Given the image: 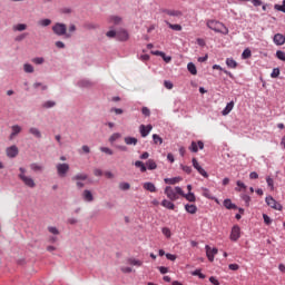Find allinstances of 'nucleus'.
Returning <instances> with one entry per match:
<instances>
[{"label":"nucleus","instance_id":"7c9ffc66","mask_svg":"<svg viewBox=\"0 0 285 285\" xmlns=\"http://www.w3.org/2000/svg\"><path fill=\"white\" fill-rule=\"evenodd\" d=\"M166 24L168 26V28H170V30H175L176 32H181L183 30L181 24H173L168 21H166Z\"/></svg>","mask_w":285,"mask_h":285},{"label":"nucleus","instance_id":"2f4dec72","mask_svg":"<svg viewBox=\"0 0 285 285\" xmlns=\"http://www.w3.org/2000/svg\"><path fill=\"white\" fill-rule=\"evenodd\" d=\"M52 23V20L50 19H41L38 21V26H41L42 28H48Z\"/></svg>","mask_w":285,"mask_h":285},{"label":"nucleus","instance_id":"de8ad7c7","mask_svg":"<svg viewBox=\"0 0 285 285\" xmlns=\"http://www.w3.org/2000/svg\"><path fill=\"white\" fill-rule=\"evenodd\" d=\"M150 130H153V125H147L144 127V137H148L150 135Z\"/></svg>","mask_w":285,"mask_h":285},{"label":"nucleus","instance_id":"5fc2aeb1","mask_svg":"<svg viewBox=\"0 0 285 285\" xmlns=\"http://www.w3.org/2000/svg\"><path fill=\"white\" fill-rule=\"evenodd\" d=\"M263 219L267 226H271V224H273V219H271L269 216L266 214H263Z\"/></svg>","mask_w":285,"mask_h":285},{"label":"nucleus","instance_id":"8fccbe9b","mask_svg":"<svg viewBox=\"0 0 285 285\" xmlns=\"http://www.w3.org/2000/svg\"><path fill=\"white\" fill-rule=\"evenodd\" d=\"M276 57L279 61H285V52L282 50L276 51Z\"/></svg>","mask_w":285,"mask_h":285},{"label":"nucleus","instance_id":"412c9836","mask_svg":"<svg viewBox=\"0 0 285 285\" xmlns=\"http://www.w3.org/2000/svg\"><path fill=\"white\" fill-rule=\"evenodd\" d=\"M213 70H220V72H224L225 75H227V77H229L230 79H234L233 72L222 68V66L219 65H214Z\"/></svg>","mask_w":285,"mask_h":285},{"label":"nucleus","instance_id":"4d7b16f0","mask_svg":"<svg viewBox=\"0 0 285 285\" xmlns=\"http://www.w3.org/2000/svg\"><path fill=\"white\" fill-rule=\"evenodd\" d=\"M48 230L51 235H59V229L57 227L49 226Z\"/></svg>","mask_w":285,"mask_h":285},{"label":"nucleus","instance_id":"338daca9","mask_svg":"<svg viewBox=\"0 0 285 285\" xmlns=\"http://www.w3.org/2000/svg\"><path fill=\"white\" fill-rule=\"evenodd\" d=\"M249 179H259V174H257V171H252L249 174Z\"/></svg>","mask_w":285,"mask_h":285},{"label":"nucleus","instance_id":"9b49d317","mask_svg":"<svg viewBox=\"0 0 285 285\" xmlns=\"http://www.w3.org/2000/svg\"><path fill=\"white\" fill-rule=\"evenodd\" d=\"M128 31H126L125 29H120L117 31L116 39H118V41H128Z\"/></svg>","mask_w":285,"mask_h":285},{"label":"nucleus","instance_id":"0eeeda50","mask_svg":"<svg viewBox=\"0 0 285 285\" xmlns=\"http://www.w3.org/2000/svg\"><path fill=\"white\" fill-rule=\"evenodd\" d=\"M205 250L209 262H215V255L219 253V249H217V247L212 248L210 246L206 245Z\"/></svg>","mask_w":285,"mask_h":285},{"label":"nucleus","instance_id":"473e14b6","mask_svg":"<svg viewBox=\"0 0 285 285\" xmlns=\"http://www.w3.org/2000/svg\"><path fill=\"white\" fill-rule=\"evenodd\" d=\"M13 30L18 32H23V30H28V24L26 23H19L13 27Z\"/></svg>","mask_w":285,"mask_h":285},{"label":"nucleus","instance_id":"5701e85b","mask_svg":"<svg viewBox=\"0 0 285 285\" xmlns=\"http://www.w3.org/2000/svg\"><path fill=\"white\" fill-rule=\"evenodd\" d=\"M86 179H88L87 174H77L71 178L72 181H86Z\"/></svg>","mask_w":285,"mask_h":285},{"label":"nucleus","instance_id":"864d4df0","mask_svg":"<svg viewBox=\"0 0 285 285\" xmlns=\"http://www.w3.org/2000/svg\"><path fill=\"white\" fill-rule=\"evenodd\" d=\"M272 79H277L279 77V68H274L271 73Z\"/></svg>","mask_w":285,"mask_h":285},{"label":"nucleus","instance_id":"e2e57ef3","mask_svg":"<svg viewBox=\"0 0 285 285\" xmlns=\"http://www.w3.org/2000/svg\"><path fill=\"white\" fill-rule=\"evenodd\" d=\"M32 62L36 63L37 66H41V63H43V58H33Z\"/></svg>","mask_w":285,"mask_h":285},{"label":"nucleus","instance_id":"4c0bfd02","mask_svg":"<svg viewBox=\"0 0 285 285\" xmlns=\"http://www.w3.org/2000/svg\"><path fill=\"white\" fill-rule=\"evenodd\" d=\"M236 186L238 187H236L235 190H237L238 193H242V189L246 190V184H244L242 180H237Z\"/></svg>","mask_w":285,"mask_h":285},{"label":"nucleus","instance_id":"3c124183","mask_svg":"<svg viewBox=\"0 0 285 285\" xmlns=\"http://www.w3.org/2000/svg\"><path fill=\"white\" fill-rule=\"evenodd\" d=\"M24 72H35V67H32V65L30 63H26L23 66Z\"/></svg>","mask_w":285,"mask_h":285},{"label":"nucleus","instance_id":"393cba45","mask_svg":"<svg viewBox=\"0 0 285 285\" xmlns=\"http://www.w3.org/2000/svg\"><path fill=\"white\" fill-rule=\"evenodd\" d=\"M144 188H145V190H148L149 193H157V187L153 183H145Z\"/></svg>","mask_w":285,"mask_h":285},{"label":"nucleus","instance_id":"aec40b11","mask_svg":"<svg viewBox=\"0 0 285 285\" xmlns=\"http://www.w3.org/2000/svg\"><path fill=\"white\" fill-rule=\"evenodd\" d=\"M11 130H12V132H11V135L9 136V139H10V140L14 139L16 136L19 135V132H21V126L14 125V126L11 127Z\"/></svg>","mask_w":285,"mask_h":285},{"label":"nucleus","instance_id":"c03bdc74","mask_svg":"<svg viewBox=\"0 0 285 285\" xmlns=\"http://www.w3.org/2000/svg\"><path fill=\"white\" fill-rule=\"evenodd\" d=\"M242 200L245 202V206H250V196L246 195V194H243L240 196Z\"/></svg>","mask_w":285,"mask_h":285},{"label":"nucleus","instance_id":"69168bd1","mask_svg":"<svg viewBox=\"0 0 285 285\" xmlns=\"http://www.w3.org/2000/svg\"><path fill=\"white\" fill-rule=\"evenodd\" d=\"M228 268H229V271H239V265L238 264H229Z\"/></svg>","mask_w":285,"mask_h":285},{"label":"nucleus","instance_id":"6ab92c4d","mask_svg":"<svg viewBox=\"0 0 285 285\" xmlns=\"http://www.w3.org/2000/svg\"><path fill=\"white\" fill-rule=\"evenodd\" d=\"M185 210L189 215H195L197 213V205H195V204H186L185 205Z\"/></svg>","mask_w":285,"mask_h":285},{"label":"nucleus","instance_id":"cd10ccee","mask_svg":"<svg viewBox=\"0 0 285 285\" xmlns=\"http://www.w3.org/2000/svg\"><path fill=\"white\" fill-rule=\"evenodd\" d=\"M109 23H114V26H119L121 23V17H118V16L109 17Z\"/></svg>","mask_w":285,"mask_h":285},{"label":"nucleus","instance_id":"bb28decb","mask_svg":"<svg viewBox=\"0 0 285 285\" xmlns=\"http://www.w3.org/2000/svg\"><path fill=\"white\" fill-rule=\"evenodd\" d=\"M233 108H235V102L234 101L228 102L223 110V115L224 116L229 115V112L233 110Z\"/></svg>","mask_w":285,"mask_h":285},{"label":"nucleus","instance_id":"b1692460","mask_svg":"<svg viewBox=\"0 0 285 285\" xmlns=\"http://www.w3.org/2000/svg\"><path fill=\"white\" fill-rule=\"evenodd\" d=\"M179 181H181V177L165 178V184H169L170 186H175V184H179Z\"/></svg>","mask_w":285,"mask_h":285},{"label":"nucleus","instance_id":"f3484780","mask_svg":"<svg viewBox=\"0 0 285 285\" xmlns=\"http://www.w3.org/2000/svg\"><path fill=\"white\" fill-rule=\"evenodd\" d=\"M180 197H185L187 202H190L191 204H195L197 202V197L195 196V193L188 191L187 194L184 193Z\"/></svg>","mask_w":285,"mask_h":285},{"label":"nucleus","instance_id":"9d476101","mask_svg":"<svg viewBox=\"0 0 285 285\" xmlns=\"http://www.w3.org/2000/svg\"><path fill=\"white\" fill-rule=\"evenodd\" d=\"M189 150L191 153H199V150H204V141L198 140L197 142L191 141V145L189 146Z\"/></svg>","mask_w":285,"mask_h":285},{"label":"nucleus","instance_id":"774afa93","mask_svg":"<svg viewBox=\"0 0 285 285\" xmlns=\"http://www.w3.org/2000/svg\"><path fill=\"white\" fill-rule=\"evenodd\" d=\"M209 282L210 284H214V285H220L219 281L215 276L209 277Z\"/></svg>","mask_w":285,"mask_h":285},{"label":"nucleus","instance_id":"a18cd8bd","mask_svg":"<svg viewBox=\"0 0 285 285\" xmlns=\"http://www.w3.org/2000/svg\"><path fill=\"white\" fill-rule=\"evenodd\" d=\"M191 275H195L197 277H199V279H206V275L202 273L200 269H196L191 273Z\"/></svg>","mask_w":285,"mask_h":285},{"label":"nucleus","instance_id":"dca6fc26","mask_svg":"<svg viewBox=\"0 0 285 285\" xmlns=\"http://www.w3.org/2000/svg\"><path fill=\"white\" fill-rule=\"evenodd\" d=\"M160 205L167 210H175V203L173 200L164 199Z\"/></svg>","mask_w":285,"mask_h":285},{"label":"nucleus","instance_id":"f257e3e1","mask_svg":"<svg viewBox=\"0 0 285 285\" xmlns=\"http://www.w3.org/2000/svg\"><path fill=\"white\" fill-rule=\"evenodd\" d=\"M206 26L207 28H209V30H213L218 35H228V29L226 24L219 22L218 20H207Z\"/></svg>","mask_w":285,"mask_h":285},{"label":"nucleus","instance_id":"423d86ee","mask_svg":"<svg viewBox=\"0 0 285 285\" xmlns=\"http://www.w3.org/2000/svg\"><path fill=\"white\" fill-rule=\"evenodd\" d=\"M56 170L58 173L59 177H66L68 175V173L70 171V165L66 164V163H60L58 165H56Z\"/></svg>","mask_w":285,"mask_h":285},{"label":"nucleus","instance_id":"20e7f679","mask_svg":"<svg viewBox=\"0 0 285 285\" xmlns=\"http://www.w3.org/2000/svg\"><path fill=\"white\" fill-rule=\"evenodd\" d=\"M20 174L18 175L19 179L24 184V186H28V188H35L37 184L35 183V179L30 176H26V168L20 167L19 168Z\"/></svg>","mask_w":285,"mask_h":285},{"label":"nucleus","instance_id":"6e6552de","mask_svg":"<svg viewBox=\"0 0 285 285\" xmlns=\"http://www.w3.org/2000/svg\"><path fill=\"white\" fill-rule=\"evenodd\" d=\"M193 167L202 175V177H205V179H208V173L205 171L202 166L199 165V161H197V158L191 159Z\"/></svg>","mask_w":285,"mask_h":285},{"label":"nucleus","instance_id":"c9c22d12","mask_svg":"<svg viewBox=\"0 0 285 285\" xmlns=\"http://www.w3.org/2000/svg\"><path fill=\"white\" fill-rule=\"evenodd\" d=\"M79 88H90V86H92V82H90L89 80H80L78 82Z\"/></svg>","mask_w":285,"mask_h":285},{"label":"nucleus","instance_id":"58836bf2","mask_svg":"<svg viewBox=\"0 0 285 285\" xmlns=\"http://www.w3.org/2000/svg\"><path fill=\"white\" fill-rule=\"evenodd\" d=\"M253 56L250 49L246 48L243 53H242V59H250V57Z\"/></svg>","mask_w":285,"mask_h":285},{"label":"nucleus","instance_id":"c756f323","mask_svg":"<svg viewBox=\"0 0 285 285\" xmlns=\"http://www.w3.org/2000/svg\"><path fill=\"white\" fill-rule=\"evenodd\" d=\"M226 66H227V68L235 69V68H237V61H235V59H233V58H227Z\"/></svg>","mask_w":285,"mask_h":285},{"label":"nucleus","instance_id":"39448f33","mask_svg":"<svg viewBox=\"0 0 285 285\" xmlns=\"http://www.w3.org/2000/svg\"><path fill=\"white\" fill-rule=\"evenodd\" d=\"M265 203L267 204V206H269V208H273L274 210H283L284 206H282V204H279L277 200H275V198H273V196H267L265 198Z\"/></svg>","mask_w":285,"mask_h":285},{"label":"nucleus","instance_id":"1a4fd4ad","mask_svg":"<svg viewBox=\"0 0 285 285\" xmlns=\"http://www.w3.org/2000/svg\"><path fill=\"white\" fill-rule=\"evenodd\" d=\"M239 237H242V229L239 228L238 225H235V226L232 228L229 239H230L232 242H237V239H239Z\"/></svg>","mask_w":285,"mask_h":285},{"label":"nucleus","instance_id":"680f3d73","mask_svg":"<svg viewBox=\"0 0 285 285\" xmlns=\"http://www.w3.org/2000/svg\"><path fill=\"white\" fill-rule=\"evenodd\" d=\"M136 168H140L141 173H144V163L141 160H137L135 163Z\"/></svg>","mask_w":285,"mask_h":285},{"label":"nucleus","instance_id":"a878e982","mask_svg":"<svg viewBox=\"0 0 285 285\" xmlns=\"http://www.w3.org/2000/svg\"><path fill=\"white\" fill-rule=\"evenodd\" d=\"M30 135H33V137H36L37 139H41V130H39V128L37 127H31L29 129Z\"/></svg>","mask_w":285,"mask_h":285},{"label":"nucleus","instance_id":"0e129e2a","mask_svg":"<svg viewBox=\"0 0 285 285\" xmlns=\"http://www.w3.org/2000/svg\"><path fill=\"white\" fill-rule=\"evenodd\" d=\"M250 1V3H253V6L255 7V8H259V6H262V0H249Z\"/></svg>","mask_w":285,"mask_h":285},{"label":"nucleus","instance_id":"ea45409f","mask_svg":"<svg viewBox=\"0 0 285 285\" xmlns=\"http://www.w3.org/2000/svg\"><path fill=\"white\" fill-rule=\"evenodd\" d=\"M161 233H163V235H165V237H167V239H170V237L173 235V233L170 232V228H168V227H163Z\"/></svg>","mask_w":285,"mask_h":285},{"label":"nucleus","instance_id":"09e8293b","mask_svg":"<svg viewBox=\"0 0 285 285\" xmlns=\"http://www.w3.org/2000/svg\"><path fill=\"white\" fill-rule=\"evenodd\" d=\"M181 170H184V173H186L187 175H190V173H193V167L190 166H186V165H180Z\"/></svg>","mask_w":285,"mask_h":285},{"label":"nucleus","instance_id":"4be33fe9","mask_svg":"<svg viewBox=\"0 0 285 285\" xmlns=\"http://www.w3.org/2000/svg\"><path fill=\"white\" fill-rule=\"evenodd\" d=\"M203 190V197H206V199H215L217 202V198L214 197V195L210 193V189L206 187H202Z\"/></svg>","mask_w":285,"mask_h":285},{"label":"nucleus","instance_id":"603ef678","mask_svg":"<svg viewBox=\"0 0 285 285\" xmlns=\"http://www.w3.org/2000/svg\"><path fill=\"white\" fill-rule=\"evenodd\" d=\"M120 190H130V184L128 183H120L119 184Z\"/></svg>","mask_w":285,"mask_h":285},{"label":"nucleus","instance_id":"2eb2a0df","mask_svg":"<svg viewBox=\"0 0 285 285\" xmlns=\"http://www.w3.org/2000/svg\"><path fill=\"white\" fill-rule=\"evenodd\" d=\"M82 199L88 203L95 202V196H92V191L85 189L82 191Z\"/></svg>","mask_w":285,"mask_h":285},{"label":"nucleus","instance_id":"a19ab883","mask_svg":"<svg viewBox=\"0 0 285 285\" xmlns=\"http://www.w3.org/2000/svg\"><path fill=\"white\" fill-rule=\"evenodd\" d=\"M120 138H121V134L116 132V134H112V135L109 137V141H110V144H115V141H117V139H120Z\"/></svg>","mask_w":285,"mask_h":285},{"label":"nucleus","instance_id":"052dcab7","mask_svg":"<svg viewBox=\"0 0 285 285\" xmlns=\"http://www.w3.org/2000/svg\"><path fill=\"white\" fill-rule=\"evenodd\" d=\"M129 264H131V266H141V262L135 258L129 259Z\"/></svg>","mask_w":285,"mask_h":285},{"label":"nucleus","instance_id":"f8f14e48","mask_svg":"<svg viewBox=\"0 0 285 285\" xmlns=\"http://www.w3.org/2000/svg\"><path fill=\"white\" fill-rule=\"evenodd\" d=\"M19 155V148L17 146H11L7 148V156L10 157L11 159L17 157Z\"/></svg>","mask_w":285,"mask_h":285},{"label":"nucleus","instance_id":"bf43d9fd","mask_svg":"<svg viewBox=\"0 0 285 285\" xmlns=\"http://www.w3.org/2000/svg\"><path fill=\"white\" fill-rule=\"evenodd\" d=\"M164 86H165V88H167V90H173V87H174V85L170 80H165Z\"/></svg>","mask_w":285,"mask_h":285},{"label":"nucleus","instance_id":"13d9d810","mask_svg":"<svg viewBox=\"0 0 285 285\" xmlns=\"http://www.w3.org/2000/svg\"><path fill=\"white\" fill-rule=\"evenodd\" d=\"M106 37H109V39H115V37L117 38V31L110 30L106 33Z\"/></svg>","mask_w":285,"mask_h":285},{"label":"nucleus","instance_id":"f03ea898","mask_svg":"<svg viewBox=\"0 0 285 285\" xmlns=\"http://www.w3.org/2000/svg\"><path fill=\"white\" fill-rule=\"evenodd\" d=\"M165 195L170 202H177V199H179V195H184V189H181V187L179 186L175 188H173L171 186H167L165 188Z\"/></svg>","mask_w":285,"mask_h":285},{"label":"nucleus","instance_id":"7ed1b4c3","mask_svg":"<svg viewBox=\"0 0 285 285\" xmlns=\"http://www.w3.org/2000/svg\"><path fill=\"white\" fill-rule=\"evenodd\" d=\"M53 35L57 37H65V39H70L72 33H68V27L65 23L58 22L52 27Z\"/></svg>","mask_w":285,"mask_h":285},{"label":"nucleus","instance_id":"79ce46f5","mask_svg":"<svg viewBox=\"0 0 285 285\" xmlns=\"http://www.w3.org/2000/svg\"><path fill=\"white\" fill-rule=\"evenodd\" d=\"M57 106V102L52 101V100H48L46 102H43L42 108H55Z\"/></svg>","mask_w":285,"mask_h":285},{"label":"nucleus","instance_id":"6e6d98bb","mask_svg":"<svg viewBox=\"0 0 285 285\" xmlns=\"http://www.w3.org/2000/svg\"><path fill=\"white\" fill-rule=\"evenodd\" d=\"M100 151L105 153L106 155H114L112 149L108 147H100Z\"/></svg>","mask_w":285,"mask_h":285},{"label":"nucleus","instance_id":"a211bd4d","mask_svg":"<svg viewBox=\"0 0 285 285\" xmlns=\"http://www.w3.org/2000/svg\"><path fill=\"white\" fill-rule=\"evenodd\" d=\"M223 206H225L227 208V210H235V209H237V205L233 204V200H230V198H226L223 202Z\"/></svg>","mask_w":285,"mask_h":285},{"label":"nucleus","instance_id":"49530a36","mask_svg":"<svg viewBox=\"0 0 285 285\" xmlns=\"http://www.w3.org/2000/svg\"><path fill=\"white\" fill-rule=\"evenodd\" d=\"M266 184L269 188H272V190L273 188H275V181L273 180V178H271V176L266 177Z\"/></svg>","mask_w":285,"mask_h":285},{"label":"nucleus","instance_id":"f704fd0d","mask_svg":"<svg viewBox=\"0 0 285 285\" xmlns=\"http://www.w3.org/2000/svg\"><path fill=\"white\" fill-rule=\"evenodd\" d=\"M187 70L188 72H190V75H197V67L193 62H189L187 65Z\"/></svg>","mask_w":285,"mask_h":285},{"label":"nucleus","instance_id":"4468645a","mask_svg":"<svg viewBox=\"0 0 285 285\" xmlns=\"http://www.w3.org/2000/svg\"><path fill=\"white\" fill-rule=\"evenodd\" d=\"M144 170H157V163L153 159H148L145 163Z\"/></svg>","mask_w":285,"mask_h":285},{"label":"nucleus","instance_id":"ddd939ff","mask_svg":"<svg viewBox=\"0 0 285 285\" xmlns=\"http://www.w3.org/2000/svg\"><path fill=\"white\" fill-rule=\"evenodd\" d=\"M165 14H168V17H184V13L180 10H170V9H165L163 10Z\"/></svg>","mask_w":285,"mask_h":285},{"label":"nucleus","instance_id":"37998d69","mask_svg":"<svg viewBox=\"0 0 285 285\" xmlns=\"http://www.w3.org/2000/svg\"><path fill=\"white\" fill-rule=\"evenodd\" d=\"M274 9H276L278 12H284L285 14V0H283L282 4H275Z\"/></svg>","mask_w":285,"mask_h":285},{"label":"nucleus","instance_id":"c85d7f7f","mask_svg":"<svg viewBox=\"0 0 285 285\" xmlns=\"http://www.w3.org/2000/svg\"><path fill=\"white\" fill-rule=\"evenodd\" d=\"M125 144L127 146H137V138H135V137H125Z\"/></svg>","mask_w":285,"mask_h":285},{"label":"nucleus","instance_id":"e433bc0d","mask_svg":"<svg viewBox=\"0 0 285 285\" xmlns=\"http://www.w3.org/2000/svg\"><path fill=\"white\" fill-rule=\"evenodd\" d=\"M153 141H154V144H156V145L158 144L159 146H161V144H164V139L157 134L153 135Z\"/></svg>","mask_w":285,"mask_h":285},{"label":"nucleus","instance_id":"72a5a7b5","mask_svg":"<svg viewBox=\"0 0 285 285\" xmlns=\"http://www.w3.org/2000/svg\"><path fill=\"white\" fill-rule=\"evenodd\" d=\"M31 170H33V173H41V170H43V166L33 163L30 165Z\"/></svg>","mask_w":285,"mask_h":285}]
</instances>
